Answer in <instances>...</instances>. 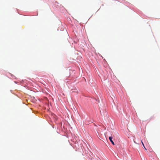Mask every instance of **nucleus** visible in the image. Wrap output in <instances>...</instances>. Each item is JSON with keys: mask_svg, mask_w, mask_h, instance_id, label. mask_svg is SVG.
<instances>
[{"mask_svg": "<svg viewBox=\"0 0 160 160\" xmlns=\"http://www.w3.org/2000/svg\"><path fill=\"white\" fill-rule=\"evenodd\" d=\"M112 136H110L109 138V139L110 141V142H111L112 143L113 145H114V142L112 140Z\"/></svg>", "mask_w": 160, "mask_h": 160, "instance_id": "1", "label": "nucleus"}, {"mask_svg": "<svg viewBox=\"0 0 160 160\" xmlns=\"http://www.w3.org/2000/svg\"><path fill=\"white\" fill-rule=\"evenodd\" d=\"M142 144L143 146V147H144V148H145V149L146 150V148H145V146H144V144H143V142H142Z\"/></svg>", "mask_w": 160, "mask_h": 160, "instance_id": "2", "label": "nucleus"}, {"mask_svg": "<svg viewBox=\"0 0 160 160\" xmlns=\"http://www.w3.org/2000/svg\"><path fill=\"white\" fill-rule=\"evenodd\" d=\"M100 113H101V114L102 115V113H101V111H100Z\"/></svg>", "mask_w": 160, "mask_h": 160, "instance_id": "3", "label": "nucleus"}]
</instances>
